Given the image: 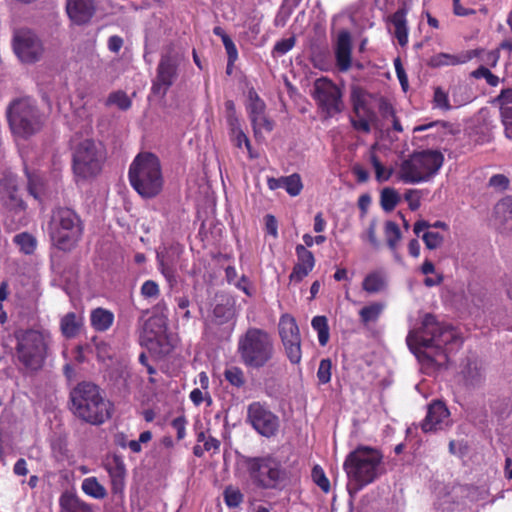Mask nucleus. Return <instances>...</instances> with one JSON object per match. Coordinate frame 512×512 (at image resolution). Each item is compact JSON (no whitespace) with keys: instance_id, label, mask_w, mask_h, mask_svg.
Listing matches in <instances>:
<instances>
[{"instance_id":"obj_1","label":"nucleus","mask_w":512,"mask_h":512,"mask_svg":"<svg viewBox=\"0 0 512 512\" xmlns=\"http://www.w3.org/2000/svg\"><path fill=\"white\" fill-rule=\"evenodd\" d=\"M407 344L426 369H439L448 361V346L459 347L462 339L454 327L426 314L418 329L411 330Z\"/></svg>"},{"instance_id":"obj_2","label":"nucleus","mask_w":512,"mask_h":512,"mask_svg":"<svg viewBox=\"0 0 512 512\" xmlns=\"http://www.w3.org/2000/svg\"><path fill=\"white\" fill-rule=\"evenodd\" d=\"M70 410L75 417L91 425H102L112 417L113 404L92 382L78 383L70 391Z\"/></svg>"},{"instance_id":"obj_3","label":"nucleus","mask_w":512,"mask_h":512,"mask_svg":"<svg viewBox=\"0 0 512 512\" xmlns=\"http://www.w3.org/2000/svg\"><path fill=\"white\" fill-rule=\"evenodd\" d=\"M382 459L378 450L366 446H360L348 454L343 467L348 477L347 491L351 499L385 472Z\"/></svg>"},{"instance_id":"obj_4","label":"nucleus","mask_w":512,"mask_h":512,"mask_svg":"<svg viewBox=\"0 0 512 512\" xmlns=\"http://www.w3.org/2000/svg\"><path fill=\"white\" fill-rule=\"evenodd\" d=\"M129 180L141 197L150 199L159 195L164 185L159 158L153 153H139L130 165Z\"/></svg>"},{"instance_id":"obj_5","label":"nucleus","mask_w":512,"mask_h":512,"mask_svg":"<svg viewBox=\"0 0 512 512\" xmlns=\"http://www.w3.org/2000/svg\"><path fill=\"white\" fill-rule=\"evenodd\" d=\"M83 231V222L73 209L58 207L52 211L48 232L52 245L58 250H74L82 239Z\"/></svg>"},{"instance_id":"obj_6","label":"nucleus","mask_w":512,"mask_h":512,"mask_svg":"<svg viewBox=\"0 0 512 512\" xmlns=\"http://www.w3.org/2000/svg\"><path fill=\"white\" fill-rule=\"evenodd\" d=\"M18 361L29 372H38L45 365L50 346V334L45 330L21 329L15 332Z\"/></svg>"},{"instance_id":"obj_7","label":"nucleus","mask_w":512,"mask_h":512,"mask_svg":"<svg viewBox=\"0 0 512 512\" xmlns=\"http://www.w3.org/2000/svg\"><path fill=\"white\" fill-rule=\"evenodd\" d=\"M238 354L242 363L250 368L260 369L269 364L275 354L271 335L260 328L250 327L239 337Z\"/></svg>"},{"instance_id":"obj_8","label":"nucleus","mask_w":512,"mask_h":512,"mask_svg":"<svg viewBox=\"0 0 512 512\" xmlns=\"http://www.w3.org/2000/svg\"><path fill=\"white\" fill-rule=\"evenodd\" d=\"M444 156L436 150L414 152L399 166L397 177L406 184L430 181L440 170Z\"/></svg>"},{"instance_id":"obj_9","label":"nucleus","mask_w":512,"mask_h":512,"mask_svg":"<svg viewBox=\"0 0 512 512\" xmlns=\"http://www.w3.org/2000/svg\"><path fill=\"white\" fill-rule=\"evenodd\" d=\"M243 465L252 483L261 489H278L287 479L280 460L268 454L259 457L244 456Z\"/></svg>"},{"instance_id":"obj_10","label":"nucleus","mask_w":512,"mask_h":512,"mask_svg":"<svg viewBox=\"0 0 512 512\" xmlns=\"http://www.w3.org/2000/svg\"><path fill=\"white\" fill-rule=\"evenodd\" d=\"M7 117L14 135L29 138L44 126V115L30 98L14 100L8 107Z\"/></svg>"},{"instance_id":"obj_11","label":"nucleus","mask_w":512,"mask_h":512,"mask_svg":"<svg viewBox=\"0 0 512 512\" xmlns=\"http://www.w3.org/2000/svg\"><path fill=\"white\" fill-rule=\"evenodd\" d=\"M72 156L75 175L86 179L101 172L106 160V150L101 142L84 139L74 146Z\"/></svg>"},{"instance_id":"obj_12","label":"nucleus","mask_w":512,"mask_h":512,"mask_svg":"<svg viewBox=\"0 0 512 512\" xmlns=\"http://www.w3.org/2000/svg\"><path fill=\"white\" fill-rule=\"evenodd\" d=\"M182 60L183 56L172 46L168 47L166 52L161 55L151 87L155 96L165 97L178 78V68Z\"/></svg>"},{"instance_id":"obj_13","label":"nucleus","mask_w":512,"mask_h":512,"mask_svg":"<svg viewBox=\"0 0 512 512\" xmlns=\"http://www.w3.org/2000/svg\"><path fill=\"white\" fill-rule=\"evenodd\" d=\"M312 97L327 118L343 110L341 90L327 78H319L314 82Z\"/></svg>"},{"instance_id":"obj_14","label":"nucleus","mask_w":512,"mask_h":512,"mask_svg":"<svg viewBox=\"0 0 512 512\" xmlns=\"http://www.w3.org/2000/svg\"><path fill=\"white\" fill-rule=\"evenodd\" d=\"M279 334L290 362L298 364L301 361V337L295 319L288 315H282L279 321Z\"/></svg>"},{"instance_id":"obj_15","label":"nucleus","mask_w":512,"mask_h":512,"mask_svg":"<svg viewBox=\"0 0 512 512\" xmlns=\"http://www.w3.org/2000/svg\"><path fill=\"white\" fill-rule=\"evenodd\" d=\"M13 49L23 63H35L43 55V45L40 39L30 30H19L13 39Z\"/></svg>"},{"instance_id":"obj_16","label":"nucleus","mask_w":512,"mask_h":512,"mask_svg":"<svg viewBox=\"0 0 512 512\" xmlns=\"http://www.w3.org/2000/svg\"><path fill=\"white\" fill-rule=\"evenodd\" d=\"M247 419L259 434L267 438L275 436L279 429V418L260 402L248 406Z\"/></svg>"},{"instance_id":"obj_17","label":"nucleus","mask_w":512,"mask_h":512,"mask_svg":"<svg viewBox=\"0 0 512 512\" xmlns=\"http://www.w3.org/2000/svg\"><path fill=\"white\" fill-rule=\"evenodd\" d=\"M249 104L247 110L249 118L253 126L254 135L256 138L259 137L262 130L271 132L273 130V122L268 119L265 114L266 105L262 101L258 94L252 89L248 92Z\"/></svg>"},{"instance_id":"obj_18","label":"nucleus","mask_w":512,"mask_h":512,"mask_svg":"<svg viewBox=\"0 0 512 512\" xmlns=\"http://www.w3.org/2000/svg\"><path fill=\"white\" fill-rule=\"evenodd\" d=\"M449 411L441 401H434L428 406L425 419L422 422V430L431 432L442 430L449 424Z\"/></svg>"},{"instance_id":"obj_19","label":"nucleus","mask_w":512,"mask_h":512,"mask_svg":"<svg viewBox=\"0 0 512 512\" xmlns=\"http://www.w3.org/2000/svg\"><path fill=\"white\" fill-rule=\"evenodd\" d=\"M66 11L76 25L88 24L96 12L94 0H67Z\"/></svg>"},{"instance_id":"obj_20","label":"nucleus","mask_w":512,"mask_h":512,"mask_svg":"<svg viewBox=\"0 0 512 512\" xmlns=\"http://www.w3.org/2000/svg\"><path fill=\"white\" fill-rule=\"evenodd\" d=\"M0 200L11 211L17 213L25 210V203L18 194L16 180L13 177H5L0 181Z\"/></svg>"},{"instance_id":"obj_21","label":"nucleus","mask_w":512,"mask_h":512,"mask_svg":"<svg viewBox=\"0 0 512 512\" xmlns=\"http://www.w3.org/2000/svg\"><path fill=\"white\" fill-rule=\"evenodd\" d=\"M297 263L289 276L291 282L302 281L313 269L315 258L311 251L299 244L296 246Z\"/></svg>"},{"instance_id":"obj_22","label":"nucleus","mask_w":512,"mask_h":512,"mask_svg":"<svg viewBox=\"0 0 512 512\" xmlns=\"http://www.w3.org/2000/svg\"><path fill=\"white\" fill-rule=\"evenodd\" d=\"M178 258L179 253L172 247L157 252L159 269L171 288L177 284L175 265Z\"/></svg>"},{"instance_id":"obj_23","label":"nucleus","mask_w":512,"mask_h":512,"mask_svg":"<svg viewBox=\"0 0 512 512\" xmlns=\"http://www.w3.org/2000/svg\"><path fill=\"white\" fill-rule=\"evenodd\" d=\"M352 41L348 31H341L338 34L335 46V57L337 67L340 71H348L351 67Z\"/></svg>"},{"instance_id":"obj_24","label":"nucleus","mask_w":512,"mask_h":512,"mask_svg":"<svg viewBox=\"0 0 512 512\" xmlns=\"http://www.w3.org/2000/svg\"><path fill=\"white\" fill-rule=\"evenodd\" d=\"M495 223L503 233H512V196L501 199L494 208Z\"/></svg>"},{"instance_id":"obj_25","label":"nucleus","mask_w":512,"mask_h":512,"mask_svg":"<svg viewBox=\"0 0 512 512\" xmlns=\"http://www.w3.org/2000/svg\"><path fill=\"white\" fill-rule=\"evenodd\" d=\"M465 385L470 388H479L485 382V371L482 364L476 359H468L462 370Z\"/></svg>"},{"instance_id":"obj_26","label":"nucleus","mask_w":512,"mask_h":512,"mask_svg":"<svg viewBox=\"0 0 512 512\" xmlns=\"http://www.w3.org/2000/svg\"><path fill=\"white\" fill-rule=\"evenodd\" d=\"M106 470L111 479L112 492L114 494L121 493L124 488L126 469L123 461L119 456L106 463Z\"/></svg>"},{"instance_id":"obj_27","label":"nucleus","mask_w":512,"mask_h":512,"mask_svg":"<svg viewBox=\"0 0 512 512\" xmlns=\"http://www.w3.org/2000/svg\"><path fill=\"white\" fill-rule=\"evenodd\" d=\"M267 184L269 189L271 190L284 188L286 192L291 196L299 195L303 188L301 177L297 173H294L289 176H283L280 178H268Z\"/></svg>"},{"instance_id":"obj_28","label":"nucleus","mask_w":512,"mask_h":512,"mask_svg":"<svg viewBox=\"0 0 512 512\" xmlns=\"http://www.w3.org/2000/svg\"><path fill=\"white\" fill-rule=\"evenodd\" d=\"M351 97L353 102V111L356 116L360 117L361 114L367 115V117L371 120L373 127L375 129L382 130L383 125L378 120L376 114L367 107L362 90L358 88L354 89L352 91Z\"/></svg>"},{"instance_id":"obj_29","label":"nucleus","mask_w":512,"mask_h":512,"mask_svg":"<svg viewBox=\"0 0 512 512\" xmlns=\"http://www.w3.org/2000/svg\"><path fill=\"white\" fill-rule=\"evenodd\" d=\"M61 512H93L91 506L77 495L64 492L59 499Z\"/></svg>"},{"instance_id":"obj_30","label":"nucleus","mask_w":512,"mask_h":512,"mask_svg":"<svg viewBox=\"0 0 512 512\" xmlns=\"http://www.w3.org/2000/svg\"><path fill=\"white\" fill-rule=\"evenodd\" d=\"M406 14L405 8L398 9L389 17V21L395 28V37L398 40L399 45L405 46L408 42V29L406 25Z\"/></svg>"},{"instance_id":"obj_31","label":"nucleus","mask_w":512,"mask_h":512,"mask_svg":"<svg viewBox=\"0 0 512 512\" xmlns=\"http://www.w3.org/2000/svg\"><path fill=\"white\" fill-rule=\"evenodd\" d=\"M82 325V317L74 312H69L61 318L60 330L64 337L73 338L78 334Z\"/></svg>"},{"instance_id":"obj_32","label":"nucleus","mask_w":512,"mask_h":512,"mask_svg":"<svg viewBox=\"0 0 512 512\" xmlns=\"http://www.w3.org/2000/svg\"><path fill=\"white\" fill-rule=\"evenodd\" d=\"M90 320L92 327L96 331L103 332L112 326L114 315L111 311L99 307L92 310Z\"/></svg>"},{"instance_id":"obj_33","label":"nucleus","mask_w":512,"mask_h":512,"mask_svg":"<svg viewBox=\"0 0 512 512\" xmlns=\"http://www.w3.org/2000/svg\"><path fill=\"white\" fill-rule=\"evenodd\" d=\"M386 287V275L383 271L377 270L366 275L362 282V288L369 294H376Z\"/></svg>"},{"instance_id":"obj_34","label":"nucleus","mask_w":512,"mask_h":512,"mask_svg":"<svg viewBox=\"0 0 512 512\" xmlns=\"http://www.w3.org/2000/svg\"><path fill=\"white\" fill-rule=\"evenodd\" d=\"M13 243L18 247L19 251L25 255H32L36 251L37 239L28 232H21L13 237Z\"/></svg>"},{"instance_id":"obj_35","label":"nucleus","mask_w":512,"mask_h":512,"mask_svg":"<svg viewBox=\"0 0 512 512\" xmlns=\"http://www.w3.org/2000/svg\"><path fill=\"white\" fill-rule=\"evenodd\" d=\"M83 492L95 499H104L107 496L105 487L99 483L96 477H88L82 481Z\"/></svg>"},{"instance_id":"obj_36","label":"nucleus","mask_w":512,"mask_h":512,"mask_svg":"<svg viewBox=\"0 0 512 512\" xmlns=\"http://www.w3.org/2000/svg\"><path fill=\"white\" fill-rule=\"evenodd\" d=\"M233 316L232 307L229 304H216L213 308L211 318L207 323L210 325H222L227 323Z\"/></svg>"},{"instance_id":"obj_37","label":"nucleus","mask_w":512,"mask_h":512,"mask_svg":"<svg viewBox=\"0 0 512 512\" xmlns=\"http://www.w3.org/2000/svg\"><path fill=\"white\" fill-rule=\"evenodd\" d=\"M383 310L384 305L379 302H374L370 305L364 306L359 311L360 320L365 326L369 323H375L379 319Z\"/></svg>"},{"instance_id":"obj_38","label":"nucleus","mask_w":512,"mask_h":512,"mask_svg":"<svg viewBox=\"0 0 512 512\" xmlns=\"http://www.w3.org/2000/svg\"><path fill=\"white\" fill-rule=\"evenodd\" d=\"M401 198L396 189L385 187L380 194V205L385 212H391L400 202Z\"/></svg>"},{"instance_id":"obj_39","label":"nucleus","mask_w":512,"mask_h":512,"mask_svg":"<svg viewBox=\"0 0 512 512\" xmlns=\"http://www.w3.org/2000/svg\"><path fill=\"white\" fill-rule=\"evenodd\" d=\"M311 325L318 333V341L321 346H325L329 341V326L325 316H315Z\"/></svg>"},{"instance_id":"obj_40","label":"nucleus","mask_w":512,"mask_h":512,"mask_svg":"<svg viewBox=\"0 0 512 512\" xmlns=\"http://www.w3.org/2000/svg\"><path fill=\"white\" fill-rule=\"evenodd\" d=\"M385 236L388 247L392 251H395L397 244L402 237L399 226L393 221H387L385 223Z\"/></svg>"},{"instance_id":"obj_41","label":"nucleus","mask_w":512,"mask_h":512,"mask_svg":"<svg viewBox=\"0 0 512 512\" xmlns=\"http://www.w3.org/2000/svg\"><path fill=\"white\" fill-rule=\"evenodd\" d=\"M224 502L229 508L238 507L244 500V495L239 488L232 485L227 486L223 491Z\"/></svg>"},{"instance_id":"obj_42","label":"nucleus","mask_w":512,"mask_h":512,"mask_svg":"<svg viewBox=\"0 0 512 512\" xmlns=\"http://www.w3.org/2000/svg\"><path fill=\"white\" fill-rule=\"evenodd\" d=\"M375 149V145L372 146L371 150ZM370 162L375 169V175L378 182H384L390 179L393 174V169L386 170L378 157L371 151Z\"/></svg>"},{"instance_id":"obj_43","label":"nucleus","mask_w":512,"mask_h":512,"mask_svg":"<svg viewBox=\"0 0 512 512\" xmlns=\"http://www.w3.org/2000/svg\"><path fill=\"white\" fill-rule=\"evenodd\" d=\"M106 105H116L121 110H127L131 107V100L125 92L116 91L108 96Z\"/></svg>"},{"instance_id":"obj_44","label":"nucleus","mask_w":512,"mask_h":512,"mask_svg":"<svg viewBox=\"0 0 512 512\" xmlns=\"http://www.w3.org/2000/svg\"><path fill=\"white\" fill-rule=\"evenodd\" d=\"M460 62L459 58L455 55L439 53L430 58L429 65L432 67H440L444 65H456Z\"/></svg>"},{"instance_id":"obj_45","label":"nucleus","mask_w":512,"mask_h":512,"mask_svg":"<svg viewBox=\"0 0 512 512\" xmlns=\"http://www.w3.org/2000/svg\"><path fill=\"white\" fill-rule=\"evenodd\" d=\"M225 379L233 386L242 387L245 384L243 371L238 367H231L224 373Z\"/></svg>"},{"instance_id":"obj_46","label":"nucleus","mask_w":512,"mask_h":512,"mask_svg":"<svg viewBox=\"0 0 512 512\" xmlns=\"http://www.w3.org/2000/svg\"><path fill=\"white\" fill-rule=\"evenodd\" d=\"M311 476L314 483L318 485L323 492L328 493L330 491V482L320 466L315 465L313 467Z\"/></svg>"},{"instance_id":"obj_47","label":"nucleus","mask_w":512,"mask_h":512,"mask_svg":"<svg viewBox=\"0 0 512 512\" xmlns=\"http://www.w3.org/2000/svg\"><path fill=\"white\" fill-rule=\"evenodd\" d=\"M422 239L425 243L426 248L429 250L439 248L444 242V237L440 233L433 231L424 232V234L422 235Z\"/></svg>"},{"instance_id":"obj_48","label":"nucleus","mask_w":512,"mask_h":512,"mask_svg":"<svg viewBox=\"0 0 512 512\" xmlns=\"http://www.w3.org/2000/svg\"><path fill=\"white\" fill-rule=\"evenodd\" d=\"M433 103L435 107L440 108L442 110H450L451 105L448 99V93L444 91L441 87L434 88V96Z\"/></svg>"},{"instance_id":"obj_49","label":"nucleus","mask_w":512,"mask_h":512,"mask_svg":"<svg viewBox=\"0 0 512 512\" xmlns=\"http://www.w3.org/2000/svg\"><path fill=\"white\" fill-rule=\"evenodd\" d=\"M332 362L329 358L320 361L317 377L321 384H326L331 380Z\"/></svg>"},{"instance_id":"obj_50","label":"nucleus","mask_w":512,"mask_h":512,"mask_svg":"<svg viewBox=\"0 0 512 512\" xmlns=\"http://www.w3.org/2000/svg\"><path fill=\"white\" fill-rule=\"evenodd\" d=\"M28 185L27 189L31 196L35 199H40L42 194V183L39 177L27 173Z\"/></svg>"},{"instance_id":"obj_51","label":"nucleus","mask_w":512,"mask_h":512,"mask_svg":"<svg viewBox=\"0 0 512 512\" xmlns=\"http://www.w3.org/2000/svg\"><path fill=\"white\" fill-rule=\"evenodd\" d=\"M358 119L351 118V125L357 131H362L364 133H369L371 131V127L373 124L371 120L365 114H361Z\"/></svg>"},{"instance_id":"obj_52","label":"nucleus","mask_w":512,"mask_h":512,"mask_svg":"<svg viewBox=\"0 0 512 512\" xmlns=\"http://www.w3.org/2000/svg\"><path fill=\"white\" fill-rule=\"evenodd\" d=\"M222 42L228 55L229 65H233L238 57L236 46L227 34H222Z\"/></svg>"},{"instance_id":"obj_53","label":"nucleus","mask_w":512,"mask_h":512,"mask_svg":"<svg viewBox=\"0 0 512 512\" xmlns=\"http://www.w3.org/2000/svg\"><path fill=\"white\" fill-rule=\"evenodd\" d=\"M149 341H155L160 345V352L162 354H168L172 350V346L167 342L166 336L164 335L162 329L160 328L158 332H156L153 336L148 338Z\"/></svg>"},{"instance_id":"obj_54","label":"nucleus","mask_w":512,"mask_h":512,"mask_svg":"<svg viewBox=\"0 0 512 512\" xmlns=\"http://www.w3.org/2000/svg\"><path fill=\"white\" fill-rule=\"evenodd\" d=\"M473 75L477 78H485L487 83L491 86H497L499 83L498 76L494 75L488 68L484 66H481L476 71H474Z\"/></svg>"},{"instance_id":"obj_55","label":"nucleus","mask_w":512,"mask_h":512,"mask_svg":"<svg viewBox=\"0 0 512 512\" xmlns=\"http://www.w3.org/2000/svg\"><path fill=\"white\" fill-rule=\"evenodd\" d=\"M141 294L145 298H156L159 295V287L155 281L147 280L141 287Z\"/></svg>"},{"instance_id":"obj_56","label":"nucleus","mask_w":512,"mask_h":512,"mask_svg":"<svg viewBox=\"0 0 512 512\" xmlns=\"http://www.w3.org/2000/svg\"><path fill=\"white\" fill-rule=\"evenodd\" d=\"M93 342H94L97 358L100 361H105L106 359L111 358V353H110L111 348L107 343H105L103 341L97 342L95 338L93 339Z\"/></svg>"},{"instance_id":"obj_57","label":"nucleus","mask_w":512,"mask_h":512,"mask_svg":"<svg viewBox=\"0 0 512 512\" xmlns=\"http://www.w3.org/2000/svg\"><path fill=\"white\" fill-rule=\"evenodd\" d=\"M405 200L409 204V208L412 211L417 210L420 207V192L415 189H409L405 192Z\"/></svg>"},{"instance_id":"obj_58","label":"nucleus","mask_w":512,"mask_h":512,"mask_svg":"<svg viewBox=\"0 0 512 512\" xmlns=\"http://www.w3.org/2000/svg\"><path fill=\"white\" fill-rule=\"evenodd\" d=\"M294 44H295L294 37L282 39L275 44L273 53L283 55V54L287 53L288 51H290L293 48Z\"/></svg>"},{"instance_id":"obj_59","label":"nucleus","mask_w":512,"mask_h":512,"mask_svg":"<svg viewBox=\"0 0 512 512\" xmlns=\"http://www.w3.org/2000/svg\"><path fill=\"white\" fill-rule=\"evenodd\" d=\"M494 102L499 104L500 112L502 107H512V89L502 90Z\"/></svg>"},{"instance_id":"obj_60","label":"nucleus","mask_w":512,"mask_h":512,"mask_svg":"<svg viewBox=\"0 0 512 512\" xmlns=\"http://www.w3.org/2000/svg\"><path fill=\"white\" fill-rule=\"evenodd\" d=\"M469 293L472 296V302L476 307H481L484 304V298L486 296V292H484L481 288L477 286H469Z\"/></svg>"},{"instance_id":"obj_61","label":"nucleus","mask_w":512,"mask_h":512,"mask_svg":"<svg viewBox=\"0 0 512 512\" xmlns=\"http://www.w3.org/2000/svg\"><path fill=\"white\" fill-rule=\"evenodd\" d=\"M232 137H233V141H234L235 145L238 148H241L242 144H244L246 146L247 150L249 151V153H251L250 141H249L248 137L246 136V134L242 130H237V133L232 134ZM250 156L252 157V154H250Z\"/></svg>"},{"instance_id":"obj_62","label":"nucleus","mask_w":512,"mask_h":512,"mask_svg":"<svg viewBox=\"0 0 512 512\" xmlns=\"http://www.w3.org/2000/svg\"><path fill=\"white\" fill-rule=\"evenodd\" d=\"M190 399L196 406L200 405L204 399L207 400L208 405L212 403L210 395L206 394V397H204L203 392L199 388H195L191 391Z\"/></svg>"},{"instance_id":"obj_63","label":"nucleus","mask_w":512,"mask_h":512,"mask_svg":"<svg viewBox=\"0 0 512 512\" xmlns=\"http://www.w3.org/2000/svg\"><path fill=\"white\" fill-rule=\"evenodd\" d=\"M185 425L186 420L183 416L177 417L173 419L172 426L177 431V438L179 440L183 439L185 437Z\"/></svg>"},{"instance_id":"obj_64","label":"nucleus","mask_w":512,"mask_h":512,"mask_svg":"<svg viewBox=\"0 0 512 512\" xmlns=\"http://www.w3.org/2000/svg\"><path fill=\"white\" fill-rule=\"evenodd\" d=\"M124 41L120 36L113 35L108 39V49L113 53H118L123 47Z\"/></svg>"}]
</instances>
